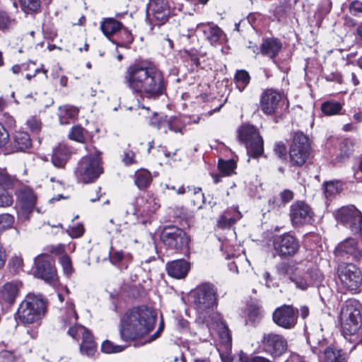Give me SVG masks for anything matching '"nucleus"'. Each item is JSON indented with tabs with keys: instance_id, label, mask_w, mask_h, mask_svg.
I'll return each mask as SVG.
<instances>
[{
	"instance_id": "obj_1",
	"label": "nucleus",
	"mask_w": 362,
	"mask_h": 362,
	"mask_svg": "<svg viewBox=\"0 0 362 362\" xmlns=\"http://www.w3.org/2000/svg\"><path fill=\"white\" fill-rule=\"evenodd\" d=\"M124 83L133 94L153 100L165 95L168 86L163 71L146 60L135 62L127 67Z\"/></svg>"
},
{
	"instance_id": "obj_2",
	"label": "nucleus",
	"mask_w": 362,
	"mask_h": 362,
	"mask_svg": "<svg viewBox=\"0 0 362 362\" xmlns=\"http://www.w3.org/2000/svg\"><path fill=\"white\" fill-rule=\"evenodd\" d=\"M156 317L151 308L146 306H137L127 310L121 317L119 332L122 341L133 343L134 346H143L157 339L159 329L148 339L146 337L155 326Z\"/></svg>"
},
{
	"instance_id": "obj_3",
	"label": "nucleus",
	"mask_w": 362,
	"mask_h": 362,
	"mask_svg": "<svg viewBox=\"0 0 362 362\" xmlns=\"http://www.w3.org/2000/svg\"><path fill=\"white\" fill-rule=\"evenodd\" d=\"M46 313V300L41 294H28L18 306L16 318L25 327L32 325L33 329L27 332L32 338L37 335V328Z\"/></svg>"
},
{
	"instance_id": "obj_4",
	"label": "nucleus",
	"mask_w": 362,
	"mask_h": 362,
	"mask_svg": "<svg viewBox=\"0 0 362 362\" xmlns=\"http://www.w3.org/2000/svg\"><path fill=\"white\" fill-rule=\"evenodd\" d=\"M62 327H69L68 334L75 339L82 337L80 351L83 355L92 356L96 351V345L89 331L83 326L76 324L78 315L72 303H66V308L62 310Z\"/></svg>"
},
{
	"instance_id": "obj_5",
	"label": "nucleus",
	"mask_w": 362,
	"mask_h": 362,
	"mask_svg": "<svg viewBox=\"0 0 362 362\" xmlns=\"http://www.w3.org/2000/svg\"><path fill=\"white\" fill-rule=\"evenodd\" d=\"M286 274L295 287L300 291L318 287L324 279L322 273L317 268H306L301 264L288 265Z\"/></svg>"
},
{
	"instance_id": "obj_6",
	"label": "nucleus",
	"mask_w": 362,
	"mask_h": 362,
	"mask_svg": "<svg viewBox=\"0 0 362 362\" xmlns=\"http://www.w3.org/2000/svg\"><path fill=\"white\" fill-rule=\"evenodd\" d=\"M100 160V153L97 151L88 156H83L79 160L75 170V175L78 180L83 183H88L97 179L103 173Z\"/></svg>"
},
{
	"instance_id": "obj_7",
	"label": "nucleus",
	"mask_w": 362,
	"mask_h": 362,
	"mask_svg": "<svg viewBox=\"0 0 362 362\" xmlns=\"http://www.w3.org/2000/svg\"><path fill=\"white\" fill-rule=\"evenodd\" d=\"M337 275L343 288L352 293H359L362 284V273L352 263L341 262L337 267Z\"/></svg>"
},
{
	"instance_id": "obj_8",
	"label": "nucleus",
	"mask_w": 362,
	"mask_h": 362,
	"mask_svg": "<svg viewBox=\"0 0 362 362\" xmlns=\"http://www.w3.org/2000/svg\"><path fill=\"white\" fill-rule=\"evenodd\" d=\"M238 139L244 143L249 156L258 157L263 153V139L252 125H243L238 129Z\"/></svg>"
},
{
	"instance_id": "obj_9",
	"label": "nucleus",
	"mask_w": 362,
	"mask_h": 362,
	"mask_svg": "<svg viewBox=\"0 0 362 362\" xmlns=\"http://www.w3.org/2000/svg\"><path fill=\"white\" fill-rule=\"evenodd\" d=\"M310 144L306 135L296 132L289 148L290 161L293 165L302 166L308 158Z\"/></svg>"
},
{
	"instance_id": "obj_10",
	"label": "nucleus",
	"mask_w": 362,
	"mask_h": 362,
	"mask_svg": "<svg viewBox=\"0 0 362 362\" xmlns=\"http://www.w3.org/2000/svg\"><path fill=\"white\" fill-rule=\"evenodd\" d=\"M160 239L168 249L177 251L187 248L190 241L185 231L174 226L165 227L161 232Z\"/></svg>"
},
{
	"instance_id": "obj_11",
	"label": "nucleus",
	"mask_w": 362,
	"mask_h": 362,
	"mask_svg": "<svg viewBox=\"0 0 362 362\" xmlns=\"http://www.w3.org/2000/svg\"><path fill=\"white\" fill-rule=\"evenodd\" d=\"M191 296L195 308L200 312L212 308L216 305V289L210 284L198 286L192 291Z\"/></svg>"
},
{
	"instance_id": "obj_12",
	"label": "nucleus",
	"mask_w": 362,
	"mask_h": 362,
	"mask_svg": "<svg viewBox=\"0 0 362 362\" xmlns=\"http://www.w3.org/2000/svg\"><path fill=\"white\" fill-rule=\"evenodd\" d=\"M334 215L337 222L349 228L353 234L361 232L362 214L354 206H342Z\"/></svg>"
},
{
	"instance_id": "obj_13",
	"label": "nucleus",
	"mask_w": 362,
	"mask_h": 362,
	"mask_svg": "<svg viewBox=\"0 0 362 362\" xmlns=\"http://www.w3.org/2000/svg\"><path fill=\"white\" fill-rule=\"evenodd\" d=\"M34 276L54 285L58 279L54 261L49 255L41 254L35 258Z\"/></svg>"
},
{
	"instance_id": "obj_14",
	"label": "nucleus",
	"mask_w": 362,
	"mask_h": 362,
	"mask_svg": "<svg viewBox=\"0 0 362 362\" xmlns=\"http://www.w3.org/2000/svg\"><path fill=\"white\" fill-rule=\"evenodd\" d=\"M334 252L339 259L358 262L362 259V240L348 238L338 243Z\"/></svg>"
},
{
	"instance_id": "obj_15",
	"label": "nucleus",
	"mask_w": 362,
	"mask_h": 362,
	"mask_svg": "<svg viewBox=\"0 0 362 362\" xmlns=\"http://www.w3.org/2000/svg\"><path fill=\"white\" fill-rule=\"evenodd\" d=\"M289 216L293 226L301 227L312 224L315 214L308 204L298 201L291 205Z\"/></svg>"
},
{
	"instance_id": "obj_16",
	"label": "nucleus",
	"mask_w": 362,
	"mask_h": 362,
	"mask_svg": "<svg viewBox=\"0 0 362 362\" xmlns=\"http://www.w3.org/2000/svg\"><path fill=\"white\" fill-rule=\"evenodd\" d=\"M284 95L273 88L263 91L260 96L259 107L267 115H272L279 112L283 105Z\"/></svg>"
},
{
	"instance_id": "obj_17",
	"label": "nucleus",
	"mask_w": 362,
	"mask_h": 362,
	"mask_svg": "<svg viewBox=\"0 0 362 362\" xmlns=\"http://www.w3.org/2000/svg\"><path fill=\"white\" fill-rule=\"evenodd\" d=\"M273 247L275 252L281 257L295 255L300 248L298 240L288 233L274 237Z\"/></svg>"
},
{
	"instance_id": "obj_18",
	"label": "nucleus",
	"mask_w": 362,
	"mask_h": 362,
	"mask_svg": "<svg viewBox=\"0 0 362 362\" xmlns=\"http://www.w3.org/2000/svg\"><path fill=\"white\" fill-rule=\"evenodd\" d=\"M170 6L168 0H151L146 8L147 18L160 25L168 20Z\"/></svg>"
},
{
	"instance_id": "obj_19",
	"label": "nucleus",
	"mask_w": 362,
	"mask_h": 362,
	"mask_svg": "<svg viewBox=\"0 0 362 362\" xmlns=\"http://www.w3.org/2000/svg\"><path fill=\"white\" fill-rule=\"evenodd\" d=\"M16 196L21 206L18 211V218L28 221L35 206L36 196L30 188L25 187L19 189L16 192Z\"/></svg>"
},
{
	"instance_id": "obj_20",
	"label": "nucleus",
	"mask_w": 362,
	"mask_h": 362,
	"mask_svg": "<svg viewBox=\"0 0 362 362\" xmlns=\"http://www.w3.org/2000/svg\"><path fill=\"white\" fill-rule=\"evenodd\" d=\"M262 349L274 357L281 356L287 349V341L280 334H264L261 340Z\"/></svg>"
},
{
	"instance_id": "obj_21",
	"label": "nucleus",
	"mask_w": 362,
	"mask_h": 362,
	"mask_svg": "<svg viewBox=\"0 0 362 362\" xmlns=\"http://www.w3.org/2000/svg\"><path fill=\"white\" fill-rule=\"evenodd\" d=\"M273 321L278 326L284 329H292L297 322L296 309L291 305H283L275 310Z\"/></svg>"
},
{
	"instance_id": "obj_22",
	"label": "nucleus",
	"mask_w": 362,
	"mask_h": 362,
	"mask_svg": "<svg viewBox=\"0 0 362 362\" xmlns=\"http://www.w3.org/2000/svg\"><path fill=\"white\" fill-rule=\"evenodd\" d=\"M196 31L197 33H202L204 37L213 46L219 45L224 37L222 30L212 23L198 24Z\"/></svg>"
},
{
	"instance_id": "obj_23",
	"label": "nucleus",
	"mask_w": 362,
	"mask_h": 362,
	"mask_svg": "<svg viewBox=\"0 0 362 362\" xmlns=\"http://www.w3.org/2000/svg\"><path fill=\"white\" fill-rule=\"evenodd\" d=\"M31 145L32 141L28 133L23 131L16 132L13 136L10 148L7 150V153L25 152L31 147Z\"/></svg>"
},
{
	"instance_id": "obj_24",
	"label": "nucleus",
	"mask_w": 362,
	"mask_h": 362,
	"mask_svg": "<svg viewBox=\"0 0 362 362\" xmlns=\"http://www.w3.org/2000/svg\"><path fill=\"white\" fill-rule=\"evenodd\" d=\"M340 317L362 323V304L356 300L346 301L341 308Z\"/></svg>"
},
{
	"instance_id": "obj_25",
	"label": "nucleus",
	"mask_w": 362,
	"mask_h": 362,
	"mask_svg": "<svg viewBox=\"0 0 362 362\" xmlns=\"http://www.w3.org/2000/svg\"><path fill=\"white\" fill-rule=\"evenodd\" d=\"M340 322L341 332L346 339H348L349 337H354V338L353 339H349V341L356 344L361 341L359 337V332L362 326L361 322H355L350 319L346 320L345 317H340Z\"/></svg>"
},
{
	"instance_id": "obj_26",
	"label": "nucleus",
	"mask_w": 362,
	"mask_h": 362,
	"mask_svg": "<svg viewBox=\"0 0 362 362\" xmlns=\"http://www.w3.org/2000/svg\"><path fill=\"white\" fill-rule=\"evenodd\" d=\"M189 269V263L183 259L171 261L166 264L168 275L177 279L185 278Z\"/></svg>"
},
{
	"instance_id": "obj_27",
	"label": "nucleus",
	"mask_w": 362,
	"mask_h": 362,
	"mask_svg": "<svg viewBox=\"0 0 362 362\" xmlns=\"http://www.w3.org/2000/svg\"><path fill=\"white\" fill-rule=\"evenodd\" d=\"M137 213L141 215H148L154 213L160 207L158 200L151 194H146L136 199Z\"/></svg>"
},
{
	"instance_id": "obj_28",
	"label": "nucleus",
	"mask_w": 362,
	"mask_h": 362,
	"mask_svg": "<svg viewBox=\"0 0 362 362\" xmlns=\"http://www.w3.org/2000/svg\"><path fill=\"white\" fill-rule=\"evenodd\" d=\"M281 42L276 38L264 39L260 45V53L270 59L275 58L281 49Z\"/></svg>"
},
{
	"instance_id": "obj_29",
	"label": "nucleus",
	"mask_w": 362,
	"mask_h": 362,
	"mask_svg": "<svg viewBox=\"0 0 362 362\" xmlns=\"http://www.w3.org/2000/svg\"><path fill=\"white\" fill-rule=\"evenodd\" d=\"M18 286L16 283L8 282L0 288V303L13 304L18 295Z\"/></svg>"
},
{
	"instance_id": "obj_30",
	"label": "nucleus",
	"mask_w": 362,
	"mask_h": 362,
	"mask_svg": "<svg viewBox=\"0 0 362 362\" xmlns=\"http://www.w3.org/2000/svg\"><path fill=\"white\" fill-rule=\"evenodd\" d=\"M122 26V23L113 18H104L100 22V30L110 41L115 37Z\"/></svg>"
},
{
	"instance_id": "obj_31",
	"label": "nucleus",
	"mask_w": 362,
	"mask_h": 362,
	"mask_svg": "<svg viewBox=\"0 0 362 362\" xmlns=\"http://www.w3.org/2000/svg\"><path fill=\"white\" fill-rule=\"evenodd\" d=\"M71 155L69 148L64 144H59L54 151L52 162L57 168H63Z\"/></svg>"
},
{
	"instance_id": "obj_32",
	"label": "nucleus",
	"mask_w": 362,
	"mask_h": 362,
	"mask_svg": "<svg viewBox=\"0 0 362 362\" xmlns=\"http://www.w3.org/2000/svg\"><path fill=\"white\" fill-rule=\"evenodd\" d=\"M176 193L177 194L188 193L191 195H194L195 199H192V203L194 206H197V209H201L204 203V195L202 192V189L200 187H195L193 186L185 187L182 185L176 189Z\"/></svg>"
},
{
	"instance_id": "obj_33",
	"label": "nucleus",
	"mask_w": 362,
	"mask_h": 362,
	"mask_svg": "<svg viewBox=\"0 0 362 362\" xmlns=\"http://www.w3.org/2000/svg\"><path fill=\"white\" fill-rule=\"evenodd\" d=\"M110 260L112 264L127 269L128 264L132 260V255L129 252L112 249L110 252Z\"/></svg>"
},
{
	"instance_id": "obj_34",
	"label": "nucleus",
	"mask_w": 362,
	"mask_h": 362,
	"mask_svg": "<svg viewBox=\"0 0 362 362\" xmlns=\"http://www.w3.org/2000/svg\"><path fill=\"white\" fill-rule=\"evenodd\" d=\"M231 258L233 260L228 262V266L230 271L235 274L243 272L250 266V262L245 255H238L237 256L228 255L226 256V259H230Z\"/></svg>"
},
{
	"instance_id": "obj_35",
	"label": "nucleus",
	"mask_w": 362,
	"mask_h": 362,
	"mask_svg": "<svg viewBox=\"0 0 362 362\" xmlns=\"http://www.w3.org/2000/svg\"><path fill=\"white\" fill-rule=\"evenodd\" d=\"M78 114V110L72 105H64L59 107L58 117L61 124H69Z\"/></svg>"
},
{
	"instance_id": "obj_36",
	"label": "nucleus",
	"mask_w": 362,
	"mask_h": 362,
	"mask_svg": "<svg viewBox=\"0 0 362 362\" xmlns=\"http://www.w3.org/2000/svg\"><path fill=\"white\" fill-rule=\"evenodd\" d=\"M134 41V37L131 32L124 26L115 37L111 40V42L116 45L117 47H129L130 44Z\"/></svg>"
},
{
	"instance_id": "obj_37",
	"label": "nucleus",
	"mask_w": 362,
	"mask_h": 362,
	"mask_svg": "<svg viewBox=\"0 0 362 362\" xmlns=\"http://www.w3.org/2000/svg\"><path fill=\"white\" fill-rule=\"evenodd\" d=\"M151 173L146 169H140L134 173V183L140 189L147 188L152 182Z\"/></svg>"
},
{
	"instance_id": "obj_38",
	"label": "nucleus",
	"mask_w": 362,
	"mask_h": 362,
	"mask_svg": "<svg viewBox=\"0 0 362 362\" xmlns=\"http://www.w3.org/2000/svg\"><path fill=\"white\" fill-rule=\"evenodd\" d=\"M354 151V143L351 139H344L339 144V152L337 155L338 162H344Z\"/></svg>"
},
{
	"instance_id": "obj_39",
	"label": "nucleus",
	"mask_w": 362,
	"mask_h": 362,
	"mask_svg": "<svg viewBox=\"0 0 362 362\" xmlns=\"http://www.w3.org/2000/svg\"><path fill=\"white\" fill-rule=\"evenodd\" d=\"M341 109V103L333 100L324 102L321 105L322 112L327 116L339 114Z\"/></svg>"
},
{
	"instance_id": "obj_40",
	"label": "nucleus",
	"mask_w": 362,
	"mask_h": 362,
	"mask_svg": "<svg viewBox=\"0 0 362 362\" xmlns=\"http://www.w3.org/2000/svg\"><path fill=\"white\" fill-rule=\"evenodd\" d=\"M325 362H346L340 350L327 347L324 351Z\"/></svg>"
},
{
	"instance_id": "obj_41",
	"label": "nucleus",
	"mask_w": 362,
	"mask_h": 362,
	"mask_svg": "<svg viewBox=\"0 0 362 362\" xmlns=\"http://www.w3.org/2000/svg\"><path fill=\"white\" fill-rule=\"evenodd\" d=\"M233 216H230L228 212H225L219 218L218 225L222 228H229L233 225L241 217L240 213L238 211L235 212Z\"/></svg>"
},
{
	"instance_id": "obj_42",
	"label": "nucleus",
	"mask_w": 362,
	"mask_h": 362,
	"mask_svg": "<svg viewBox=\"0 0 362 362\" xmlns=\"http://www.w3.org/2000/svg\"><path fill=\"white\" fill-rule=\"evenodd\" d=\"M235 80L237 88L240 92H242L249 84L250 76L246 71L239 70L235 74Z\"/></svg>"
},
{
	"instance_id": "obj_43",
	"label": "nucleus",
	"mask_w": 362,
	"mask_h": 362,
	"mask_svg": "<svg viewBox=\"0 0 362 362\" xmlns=\"http://www.w3.org/2000/svg\"><path fill=\"white\" fill-rule=\"evenodd\" d=\"M323 190L326 198H330L340 192L341 186L339 182H327L323 185Z\"/></svg>"
},
{
	"instance_id": "obj_44",
	"label": "nucleus",
	"mask_w": 362,
	"mask_h": 362,
	"mask_svg": "<svg viewBox=\"0 0 362 362\" xmlns=\"http://www.w3.org/2000/svg\"><path fill=\"white\" fill-rule=\"evenodd\" d=\"M21 6L25 13L37 12L40 8V0H20Z\"/></svg>"
},
{
	"instance_id": "obj_45",
	"label": "nucleus",
	"mask_w": 362,
	"mask_h": 362,
	"mask_svg": "<svg viewBox=\"0 0 362 362\" xmlns=\"http://www.w3.org/2000/svg\"><path fill=\"white\" fill-rule=\"evenodd\" d=\"M85 129L79 126H74L69 134L70 139L76 141L79 143H83L85 141Z\"/></svg>"
},
{
	"instance_id": "obj_46",
	"label": "nucleus",
	"mask_w": 362,
	"mask_h": 362,
	"mask_svg": "<svg viewBox=\"0 0 362 362\" xmlns=\"http://www.w3.org/2000/svg\"><path fill=\"white\" fill-rule=\"evenodd\" d=\"M125 346L115 345L110 341H105L101 346V350L106 354L119 353L125 349Z\"/></svg>"
},
{
	"instance_id": "obj_47",
	"label": "nucleus",
	"mask_w": 362,
	"mask_h": 362,
	"mask_svg": "<svg viewBox=\"0 0 362 362\" xmlns=\"http://www.w3.org/2000/svg\"><path fill=\"white\" fill-rule=\"evenodd\" d=\"M15 222L13 216L9 214H0V231H3L12 228Z\"/></svg>"
},
{
	"instance_id": "obj_48",
	"label": "nucleus",
	"mask_w": 362,
	"mask_h": 362,
	"mask_svg": "<svg viewBox=\"0 0 362 362\" xmlns=\"http://www.w3.org/2000/svg\"><path fill=\"white\" fill-rule=\"evenodd\" d=\"M221 343L225 349H229L231 346L232 338L228 327L223 325L219 332Z\"/></svg>"
},
{
	"instance_id": "obj_49",
	"label": "nucleus",
	"mask_w": 362,
	"mask_h": 362,
	"mask_svg": "<svg viewBox=\"0 0 362 362\" xmlns=\"http://www.w3.org/2000/svg\"><path fill=\"white\" fill-rule=\"evenodd\" d=\"M14 185V179L2 169H0V187L3 189H11Z\"/></svg>"
},
{
	"instance_id": "obj_50",
	"label": "nucleus",
	"mask_w": 362,
	"mask_h": 362,
	"mask_svg": "<svg viewBox=\"0 0 362 362\" xmlns=\"http://www.w3.org/2000/svg\"><path fill=\"white\" fill-rule=\"evenodd\" d=\"M26 124L33 134H38L41 131L42 122L37 117H30L28 118Z\"/></svg>"
},
{
	"instance_id": "obj_51",
	"label": "nucleus",
	"mask_w": 362,
	"mask_h": 362,
	"mask_svg": "<svg viewBox=\"0 0 362 362\" xmlns=\"http://www.w3.org/2000/svg\"><path fill=\"white\" fill-rule=\"evenodd\" d=\"M236 167L235 163L233 160H228L226 161H220L218 163V168L221 171L224 173L226 175L232 174Z\"/></svg>"
},
{
	"instance_id": "obj_52",
	"label": "nucleus",
	"mask_w": 362,
	"mask_h": 362,
	"mask_svg": "<svg viewBox=\"0 0 362 362\" xmlns=\"http://www.w3.org/2000/svg\"><path fill=\"white\" fill-rule=\"evenodd\" d=\"M85 229L82 223L74 224L72 226H69L67 229L68 234L72 238H78L81 237L84 233Z\"/></svg>"
},
{
	"instance_id": "obj_53",
	"label": "nucleus",
	"mask_w": 362,
	"mask_h": 362,
	"mask_svg": "<svg viewBox=\"0 0 362 362\" xmlns=\"http://www.w3.org/2000/svg\"><path fill=\"white\" fill-rule=\"evenodd\" d=\"M15 23V20L10 18L5 12H0V30L9 29Z\"/></svg>"
},
{
	"instance_id": "obj_54",
	"label": "nucleus",
	"mask_w": 362,
	"mask_h": 362,
	"mask_svg": "<svg viewBox=\"0 0 362 362\" xmlns=\"http://www.w3.org/2000/svg\"><path fill=\"white\" fill-rule=\"evenodd\" d=\"M59 262L63 268L64 274L67 276H70L73 272V267L70 257L68 255H64L60 257Z\"/></svg>"
},
{
	"instance_id": "obj_55",
	"label": "nucleus",
	"mask_w": 362,
	"mask_h": 362,
	"mask_svg": "<svg viewBox=\"0 0 362 362\" xmlns=\"http://www.w3.org/2000/svg\"><path fill=\"white\" fill-rule=\"evenodd\" d=\"M13 199L6 189L0 190V207H8L13 204Z\"/></svg>"
},
{
	"instance_id": "obj_56",
	"label": "nucleus",
	"mask_w": 362,
	"mask_h": 362,
	"mask_svg": "<svg viewBox=\"0 0 362 362\" xmlns=\"http://www.w3.org/2000/svg\"><path fill=\"white\" fill-rule=\"evenodd\" d=\"M238 361L239 362H272L268 358L259 356H255L251 360H250L247 355L243 351H240L238 355Z\"/></svg>"
},
{
	"instance_id": "obj_57",
	"label": "nucleus",
	"mask_w": 362,
	"mask_h": 362,
	"mask_svg": "<svg viewBox=\"0 0 362 362\" xmlns=\"http://www.w3.org/2000/svg\"><path fill=\"white\" fill-rule=\"evenodd\" d=\"M275 154L280 158H286V146L283 141L276 142L274 146Z\"/></svg>"
},
{
	"instance_id": "obj_58",
	"label": "nucleus",
	"mask_w": 362,
	"mask_h": 362,
	"mask_svg": "<svg viewBox=\"0 0 362 362\" xmlns=\"http://www.w3.org/2000/svg\"><path fill=\"white\" fill-rule=\"evenodd\" d=\"M349 10L351 15L357 16L362 13V1L359 0H354L351 1L349 6Z\"/></svg>"
},
{
	"instance_id": "obj_59",
	"label": "nucleus",
	"mask_w": 362,
	"mask_h": 362,
	"mask_svg": "<svg viewBox=\"0 0 362 362\" xmlns=\"http://www.w3.org/2000/svg\"><path fill=\"white\" fill-rule=\"evenodd\" d=\"M168 129L175 133L181 132V125L180 124V119L177 117H172L168 122Z\"/></svg>"
},
{
	"instance_id": "obj_60",
	"label": "nucleus",
	"mask_w": 362,
	"mask_h": 362,
	"mask_svg": "<svg viewBox=\"0 0 362 362\" xmlns=\"http://www.w3.org/2000/svg\"><path fill=\"white\" fill-rule=\"evenodd\" d=\"M123 162L127 165L135 163L136 162L135 160V153L130 150L124 151Z\"/></svg>"
},
{
	"instance_id": "obj_61",
	"label": "nucleus",
	"mask_w": 362,
	"mask_h": 362,
	"mask_svg": "<svg viewBox=\"0 0 362 362\" xmlns=\"http://www.w3.org/2000/svg\"><path fill=\"white\" fill-rule=\"evenodd\" d=\"M9 138V135L4 127L0 123V147L4 146Z\"/></svg>"
},
{
	"instance_id": "obj_62",
	"label": "nucleus",
	"mask_w": 362,
	"mask_h": 362,
	"mask_svg": "<svg viewBox=\"0 0 362 362\" xmlns=\"http://www.w3.org/2000/svg\"><path fill=\"white\" fill-rule=\"evenodd\" d=\"M165 124V121L161 117H158V115H154L150 120V125L158 129H161Z\"/></svg>"
},
{
	"instance_id": "obj_63",
	"label": "nucleus",
	"mask_w": 362,
	"mask_h": 362,
	"mask_svg": "<svg viewBox=\"0 0 362 362\" xmlns=\"http://www.w3.org/2000/svg\"><path fill=\"white\" fill-rule=\"evenodd\" d=\"M280 197L283 202H288L293 198V193L289 189H284L280 193Z\"/></svg>"
},
{
	"instance_id": "obj_64",
	"label": "nucleus",
	"mask_w": 362,
	"mask_h": 362,
	"mask_svg": "<svg viewBox=\"0 0 362 362\" xmlns=\"http://www.w3.org/2000/svg\"><path fill=\"white\" fill-rule=\"evenodd\" d=\"M228 350L226 349V351L221 350V346L218 349L221 360L223 362H233V358L228 352Z\"/></svg>"
}]
</instances>
